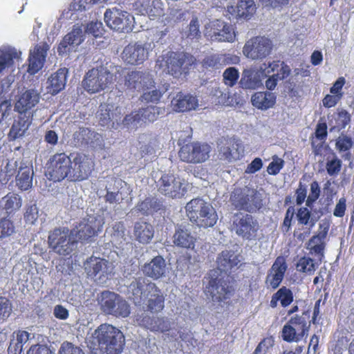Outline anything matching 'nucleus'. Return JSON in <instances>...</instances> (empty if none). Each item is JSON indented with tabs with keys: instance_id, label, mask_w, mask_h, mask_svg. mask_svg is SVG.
<instances>
[{
	"instance_id": "6e6d98bb",
	"label": "nucleus",
	"mask_w": 354,
	"mask_h": 354,
	"mask_svg": "<svg viewBox=\"0 0 354 354\" xmlns=\"http://www.w3.org/2000/svg\"><path fill=\"white\" fill-rule=\"evenodd\" d=\"M239 78V72L235 67L226 68L223 73V82L228 87H233L236 84Z\"/></svg>"
},
{
	"instance_id": "2f4dec72",
	"label": "nucleus",
	"mask_w": 354,
	"mask_h": 354,
	"mask_svg": "<svg viewBox=\"0 0 354 354\" xmlns=\"http://www.w3.org/2000/svg\"><path fill=\"white\" fill-rule=\"evenodd\" d=\"M67 73L68 69L63 68L51 74L46 82V88L49 93L56 95L65 88Z\"/></svg>"
},
{
	"instance_id": "8fccbe9b",
	"label": "nucleus",
	"mask_w": 354,
	"mask_h": 354,
	"mask_svg": "<svg viewBox=\"0 0 354 354\" xmlns=\"http://www.w3.org/2000/svg\"><path fill=\"white\" fill-rule=\"evenodd\" d=\"M19 57V53L14 48L0 50V73L6 67L12 66L14 64V59Z\"/></svg>"
},
{
	"instance_id": "052dcab7",
	"label": "nucleus",
	"mask_w": 354,
	"mask_h": 354,
	"mask_svg": "<svg viewBox=\"0 0 354 354\" xmlns=\"http://www.w3.org/2000/svg\"><path fill=\"white\" fill-rule=\"evenodd\" d=\"M13 222L7 218L0 219V239L11 236L15 232Z\"/></svg>"
},
{
	"instance_id": "7c9ffc66",
	"label": "nucleus",
	"mask_w": 354,
	"mask_h": 354,
	"mask_svg": "<svg viewBox=\"0 0 354 354\" xmlns=\"http://www.w3.org/2000/svg\"><path fill=\"white\" fill-rule=\"evenodd\" d=\"M40 95L34 89L24 91L15 104V109L21 114L32 115L28 111L34 108L39 102Z\"/></svg>"
},
{
	"instance_id": "20e7f679",
	"label": "nucleus",
	"mask_w": 354,
	"mask_h": 354,
	"mask_svg": "<svg viewBox=\"0 0 354 354\" xmlns=\"http://www.w3.org/2000/svg\"><path fill=\"white\" fill-rule=\"evenodd\" d=\"M196 63V59L190 53L169 51L157 59L156 66L159 68L167 71V73L178 77L182 74H188L191 67Z\"/></svg>"
},
{
	"instance_id": "a211bd4d",
	"label": "nucleus",
	"mask_w": 354,
	"mask_h": 354,
	"mask_svg": "<svg viewBox=\"0 0 354 354\" xmlns=\"http://www.w3.org/2000/svg\"><path fill=\"white\" fill-rule=\"evenodd\" d=\"M102 230V224L95 218L83 219L76 226L74 230L75 237L77 242L91 243Z\"/></svg>"
},
{
	"instance_id": "4d7b16f0",
	"label": "nucleus",
	"mask_w": 354,
	"mask_h": 354,
	"mask_svg": "<svg viewBox=\"0 0 354 354\" xmlns=\"http://www.w3.org/2000/svg\"><path fill=\"white\" fill-rule=\"evenodd\" d=\"M335 127L339 130L344 129L351 120V114L345 109H338L334 114Z\"/></svg>"
},
{
	"instance_id": "c9c22d12",
	"label": "nucleus",
	"mask_w": 354,
	"mask_h": 354,
	"mask_svg": "<svg viewBox=\"0 0 354 354\" xmlns=\"http://www.w3.org/2000/svg\"><path fill=\"white\" fill-rule=\"evenodd\" d=\"M153 226L144 221H136L133 226V236L135 239L142 244H147L153 238Z\"/></svg>"
},
{
	"instance_id": "4be33fe9",
	"label": "nucleus",
	"mask_w": 354,
	"mask_h": 354,
	"mask_svg": "<svg viewBox=\"0 0 354 354\" xmlns=\"http://www.w3.org/2000/svg\"><path fill=\"white\" fill-rule=\"evenodd\" d=\"M164 108L156 106H148L145 108L140 109L138 111H132L130 114L127 115L123 123L126 125L137 124L140 122H153L156 121L158 116L163 114Z\"/></svg>"
},
{
	"instance_id": "f03ea898",
	"label": "nucleus",
	"mask_w": 354,
	"mask_h": 354,
	"mask_svg": "<svg viewBox=\"0 0 354 354\" xmlns=\"http://www.w3.org/2000/svg\"><path fill=\"white\" fill-rule=\"evenodd\" d=\"M128 292L135 303L147 299V310L152 313H158L165 308V298L161 290L145 277H138L132 281Z\"/></svg>"
},
{
	"instance_id": "72a5a7b5",
	"label": "nucleus",
	"mask_w": 354,
	"mask_h": 354,
	"mask_svg": "<svg viewBox=\"0 0 354 354\" xmlns=\"http://www.w3.org/2000/svg\"><path fill=\"white\" fill-rule=\"evenodd\" d=\"M276 102V94L270 91H257L251 97L252 104L262 111L272 108Z\"/></svg>"
},
{
	"instance_id": "1a4fd4ad",
	"label": "nucleus",
	"mask_w": 354,
	"mask_h": 354,
	"mask_svg": "<svg viewBox=\"0 0 354 354\" xmlns=\"http://www.w3.org/2000/svg\"><path fill=\"white\" fill-rule=\"evenodd\" d=\"M232 229L236 234L243 240L255 241L260 230L257 219L247 213H236L233 216Z\"/></svg>"
},
{
	"instance_id": "e433bc0d",
	"label": "nucleus",
	"mask_w": 354,
	"mask_h": 354,
	"mask_svg": "<svg viewBox=\"0 0 354 354\" xmlns=\"http://www.w3.org/2000/svg\"><path fill=\"white\" fill-rule=\"evenodd\" d=\"M154 84L155 82L149 86V88L143 91L144 93L140 97L142 102L158 104L160 102L163 95L169 90V84L168 83L159 84L157 86Z\"/></svg>"
},
{
	"instance_id": "aec40b11",
	"label": "nucleus",
	"mask_w": 354,
	"mask_h": 354,
	"mask_svg": "<svg viewBox=\"0 0 354 354\" xmlns=\"http://www.w3.org/2000/svg\"><path fill=\"white\" fill-rule=\"evenodd\" d=\"M84 270L90 277L105 281L112 272L109 262L102 258L91 256L84 263Z\"/></svg>"
},
{
	"instance_id": "9b49d317",
	"label": "nucleus",
	"mask_w": 354,
	"mask_h": 354,
	"mask_svg": "<svg viewBox=\"0 0 354 354\" xmlns=\"http://www.w3.org/2000/svg\"><path fill=\"white\" fill-rule=\"evenodd\" d=\"M95 168L93 159L82 152L71 153L70 182L77 183L87 180Z\"/></svg>"
},
{
	"instance_id": "39448f33",
	"label": "nucleus",
	"mask_w": 354,
	"mask_h": 354,
	"mask_svg": "<svg viewBox=\"0 0 354 354\" xmlns=\"http://www.w3.org/2000/svg\"><path fill=\"white\" fill-rule=\"evenodd\" d=\"M48 245L51 251L59 256L71 255L77 248L74 230L67 227H58L49 232Z\"/></svg>"
},
{
	"instance_id": "473e14b6",
	"label": "nucleus",
	"mask_w": 354,
	"mask_h": 354,
	"mask_svg": "<svg viewBox=\"0 0 354 354\" xmlns=\"http://www.w3.org/2000/svg\"><path fill=\"white\" fill-rule=\"evenodd\" d=\"M294 301V293L287 286L279 288L271 297L270 306L275 308L277 306L286 308Z\"/></svg>"
},
{
	"instance_id": "393cba45",
	"label": "nucleus",
	"mask_w": 354,
	"mask_h": 354,
	"mask_svg": "<svg viewBox=\"0 0 354 354\" xmlns=\"http://www.w3.org/2000/svg\"><path fill=\"white\" fill-rule=\"evenodd\" d=\"M121 57L129 64H140L147 59L148 50L142 44L131 43L124 47Z\"/></svg>"
},
{
	"instance_id": "f8f14e48",
	"label": "nucleus",
	"mask_w": 354,
	"mask_h": 354,
	"mask_svg": "<svg viewBox=\"0 0 354 354\" xmlns=\"http://www.w3.org/2000/svg\"><path fill=\"white\" fill-rule=\"evenodd\" d=\"M211 149V147L207 143L189 142L180 148L178 156L181 161L187 163H203L209 158Z\"/></svg>"
},
{
	"instance_id": "69168bd1",
	"label": "nucleus",
	"mask_w": 354,
	"mask_h": 354,
	"mask_svg": "<svg viewBox=\"0 0 354 354\" xmlns=\"http://www.w3.org/2000/svg\"><path fill=\"white\" fill-rule=\"evenodd\" d=\"M284 166V160L277 156H274L272 161L267 167V171L270 175L275 176L278 174Z\"/></svg>"
},
{
	"instance_id": "58836bf2",
	"label": "nucleus",
	"mask_w": 354,
	"mask_h": 354,
	"mask_svg": "<svg viewBox=\"0 0 354 354\" xmlns=\"http://www.w3.org/2000/svg\"><path fill=\"white\" fill-rule=\"evenodd\" d=\"M84 40L83 32L81 27L73 28V30L66 35L59 43L57 51L59 54H64L67 52L68 47L72 45H80Z\"/></svg>"
},
{
	"instance_id": "774afa93",
	"label": "nucleus",
	"mask_w": 354,
	"mask_h": 354,
	"mask_svg": "<svg viewBox=\"0 0 354 354\" xmlns=\"http://www.w3.org/2000/svg\"><path fill=\"white\" fill-rule=\"evenodd\" d=\"M103 26L102 22L91 21L86 26V32L92 35L95 38L102 35Z\"/></svg>"
},
{
	"instance_id": "864d4df0",
	"label": "nucleus",
	"mask_w": 354,
	"mask_h": 354,
	"mask_svg": "<svg viewBox=\"0 0 354 354\" xmlns=\"http://www.w3.org/2000/svg\"><path fill=\"white\" fill-rule=\"evenodd\" d=\"M290 73V69L288 66H282L280 71L276 74L270 76L266 81V86L269 91H272L277 86L279 80H282L286 78Z\"/></svg>"
},
{
	"instance_id": "7ed1b4c3",
	"label": "nucleus",
	"mask_w": 354,
	"mask_h": 354,
	"mask_svg": "<svg viewBox=\"0 0 354 354\" xmlns=\"http://www.w3.org/2000/svg\"><path fill=\"white\" fill-rule=\"evenodd\" d=\"M185 210L189 221L198 227H213L218 221L215 209L210 203L200 197L189 201L186 204Z\"/></svg>"
},
{
	"instance_id": "de8ad7c7",
	"label": "nucleus",
	"mask_w": 354,
	"mask_h": 354,
	"mask_svg": "<svg viewBox=\"0 0 354 354\" xmlns=\"http://www.w3.org/2000/svg\"><path fill=\"white\" fill-rule=\"evenodd\" d=\"M322 262L315 261L308 257H301L296 263V269L299 272L306 273L309 275L313 274L317 268Z\"/></svg>"
},
{
	"instance_id": "4468645a",
	"label": "nucleus",
	"mask_w": 354,
	"mask_h": 354,
	"mask_svg": "<svg viewBox=\"0 0 354 354\" xmlns=\"http://www.w3.org/2000/svg\"><path fill=\"white\" fill-rule=\"evenodd\" d=\"M157 189L160 194L171 198H180L187 192V188L180 178L171 174L161 176L157 182Z\"/></svg>"
},
{
	"instance_id": "dca6fc26",
	"label": "nucleus",
	"mask_w": 354,
	"mask_h": 354,
	"mask_svg": "<svg viewBox=\"0 0 354 354\" xmlns=\"http://www.w3.org/2000/svg\"><path fill=\"white\" fill-rule=\"evenodd\" d=\"M234 288L230 281L223 278H210L205 287V293L214 302L221 303L230 299L234 293Z\"/></svg>"
},
{
	"instance_id": "338daca9",
	"label": "nucleus",
	"mask_w": 354,
	"mask_h": 354,
	"mask_svg": "<svg viewBox=\"0 0 354 354\" xmlns=\"http://www.w3.org/2000/svg\"><path fill=\"white\" fill-rule=\"evenodd\" d=\"M59 354H85L79 346H75L71 342H64L59 351Z\"/></svg>"
},
{
	"instance_id": "49530a36",
	"label": "nucleus",
	"mask_w": 354,
	"mask_h": 354,
	"mask_svg": "<svg viewBox=\"0 0 354 354\" xmlns=\"http://www.w3.org/2000/svg\"><path fill=\"white\" fill-rule=\"evenodd\" d=\"M32 171L28 167L19 169L16 176L17 185L21 190H27L32 186Z\"/></svg>"
},
{
	"instance_id": "5fc2aeb1",
	"label": "nucleus",
	"mask_w": 354,
	"mask_h": 354,
	"mask_svg": "<svg viewBox=\"0 0 354 354\" xmlns=\"http://www.w3.org/2000/svg\"><path fill=\"white\" fill-rule=\"evenodd\" d=\"M126 228L123 222H115L110 228L109 233L111 236L112 241L121 243L125 240Z\"/></svg>"
},
{
	"instance_id": "6e6552de",
	"label": "nucleus",
	"mask_w": 354,
	"mask_h": 354,
	"mask_svg": "<svg viewBox=\"0 0 354 354\" xmlns=\"http://www.w3.org/2000/svg\"><path fill=\"white\" fill-rule=\"evenodd\" d=\"M71 153H56L47 162L46 176L53 182H61L65 179L70 182Z\"/></svg>"
},
{
	"instance_id": "09e8293b",
	"label": "nucleus",
	"mask_w": 354,
	"mask_h": 354,
	"mask_svg": "<svg viewBox=\"0 0 354 354\" xmlns=\"http://www.w3.org/2000/svg\"><path fill=\"white\" fill-rule=\"evenodd\" d=\"M116 184L120 185L121 180L116 178H112L111 184L106 187V194L104 196V200L106 203L110 204L120 203L122 200V198L120 197L118 187L117 186L116 189L114 188Z\"/></svg>"
},
{
	"instance_id": "603ef678",
	"label": "nucleus",
	"mask_w": 354,
	"mask_h": 354,
	"mask_svg": "<svg viewBox=\"0 0 354 354\" xmlns=\"http://www.w3.org/2000/svg\"><path fill=\"white\" fill-rule=\"evenodd\" d=\"M185 36L192 41H198L201 38L200 22L197 17H194L185 31Z\"/></svg>"
},
{
	"instance_id": "4c0bfd02",
	"label": "nucleus",
	"mask_w": 354,
	"mask_h": 354,
	"mask_svg": "<svg viewBox=\"0 0 354 354\" xmlns=\"http://www.w3.org/2000/svg\"><path fill=\"white\" fill-rule=\"evenodd\" d=\"M240 262L239 255L233 250L222 251L216 259L218 268L221 271L227 272L238 266Z\"/></svg>"
},
{
	"instance_id": "2eb2a0df",
	"label": "nucleus",
	"mask_w": 354,
	"mask_h": 354,
	"mask_svg": "<svg viewBox=\"0 0 354 354\" xmlns=\"http://www.w3.org/2000/svg\"><path fill=\"white\" fill-rule=\"evenodd\" d=\"M205 36L211 41L232 42L236 35L231 25L216 19L205 26Z\"/></svg>"
},
{
	"instance_id": "9d476101",
	"label": "nucleus",
	"mask_w": 354,
	"mask_h": 354,
	"mask_svg": "<svg viewBox=\"0 0 354 354\" xmlns=\"http://www.w3.org/2000/svg\"><path fill=\"white\" fill-rule=\"evenodd\" d=\"M113 75L104 67H96L86 73L82 82L83 88L89 94H95L105 90L112 82Z\"/></svg>"
},
{
	"instance_id": "3c124183",
	"label": "nucleus",
	"mask_w": 354,
	"mask_h": 354,
	"mask_svg": "<svg viewBox=\"0 0 354 354\" xmlns=\"http://www.w3.org/2000/svg\"><path fill=\"white\" fill-rule=\"evenodd\" d=\"M305 336L301 335V332L297 333L296 328L288 322L285 324L281 330V337L286 342H298Z\"/></svg>"
},
{
	"instance_id": "f257e3e1",
	"label": "nucleus",
	"mask_w": 354,
	"mask_h": 354,
	"mask_svg": "<svg viewBox=\"0 0 354 354\" xmlns=\"http://www.w3.org/2000/svg\"><path fill=\"white\" fill-rule=\"evenodd\" d=\"M124 344V336L112 324L104 323L95 329L89 342L91 354H120Z\"/></svg>"
},
{
	"instance_id": "ea45409f",
	"label": "nucleus",
	"mask_w": 354,
	"mask_h": 354,
	"mask_svg": "<svg viewBox=\"0 0 354 354\" xmlns=\"http://www.w3.org/2000/svg\"><path fill=\"white\" fill-rule=\"evenodd\" d=\"M261 83L260 73L253 69H245L243 71L239 86L243 89H256Z\"/></svg>"
},
{
	"instance_id": "bb28decb",
	"label": "nucleus",
	"mask_w": 354,
	"mask_h": 354,
	"mask_svg": "<svg viewBox=\"0 0 354 354\" xmlns=\"http://www.w3.org/2000/svg\"><path fill=\"white\" fill-rule=\"evenodd\" d=\"M172 241L177 248L194 250L197 237L192 233L190 230L181 225L176 228Z\"/></svg>"
},
{
	"instance_id": "423d86ee",
	"label": "nucleus",
	"mask_w": 354,
	"mask_h": 354,
	"mask_svg": "<svg viewBox=\"0 0 354 354\" xmlns=\"http://www.w3.org/2000/svg\"><path fill=\"white\" fill-rule=\"evenodd\" d=\"M98 304L101 310L105 315L118 318H126L131 313L129 303L120 295L109 290H104L100 293Z\"/></svg>"
},
{
	"instance_id": "f704fd0d",
	"label": "nucleus",
	"mask_w": 354,
	"mask_h": 354,
	"mask_svg": "<svg viewBox=\"0 0 354 354\" xmlns=\"http://www.w3.org/2000/svg\"><path fill=\"white\" fill-rule=\"evenodd\" d=\"M32 115L30 114H19L10 129L8 133L10 140H15L24 135L32 122Z\"/></svg>"
},
{
	"instance_id": "b1692460",
	"label": "nucleus",
	"mask_w": 354,
	"mask_h": 354,
	"mask_svg": "<svg viewBox=\"0 0 354 354\" xmlns=\"http://www.w3.org/2000/svg\"><path fill=\"white\" fill-rule=\"evenodd\" d=\"M48 49V45L46 43H42L37 44L33 50L30 51L28 59V73L35 75L43 68Z\"/></svg>"
},
{
	"instance_id": "f3484780",
	"label": "nucleus",
	"mask_w": 354,
	"mask_h": 354,
	"mask_svg": "<svg viewBox=\"0 0 354 354\" xmlns=\"http://www.w3.org/2000/svg\"><path fill=\"white\" fill-rule=\"evenodd\" d=\"M272 50V41L264 37H252L243 47L245 56L252 59H262L269 55Z\"/></svg>"
},
{
	"instance_id": "0e129e2a",
	"label": "nucleus",
	"mask_w": 354,
	"mask_h": 354,
	"mask_svg": "<svg viewBox=\"0 0 354 354\" xmlns=\"http://www.w3.org/2000/svg\"><path fill=\"white\" fill-rule=\"evenodd\" d=\"M97 117L100 125L104 127L109 125L111 122V111L108 105H100Z\"/></svg>"
},
{
	"instance_id": "0eeeda50",
	"label": "nucleus",
	"mask_w": 354,
	"mask_h": 354,
	"mask_svg": "<svg viewBox=\"0 0 354 354\" xmlns=\"http://www.w3.org/2000/svg\"><path fill=\"white\" fill-rule=\"evenodd\" d=\"M230 201L234 209L254 213L262 208L263 199L255 189L248 188L235 189L230 196Z\"/></svg>"
},
{
	"instance_id": "5701e85b",
	"label": "nucleus",
	"mask_w": 354,
	"mask_h": 354,
	"mask_svg": "<svg viewBox=\"0 0 354 354\" xmlns=\"http://www.w3.org/2000/svg\"><path fill=\"white\" fill-rule=\"evenodd\" d=\"M154 83L149 73L144 71H133L125 76L124 85L131 91L138 92L149 88Z\"/></svg>"
},
{
	"instance_id": "a18cd8bd",
	"label": "nucleus",
	"mask_w": 354,
	"mask_h": 354,
	"mask_svg": "<svg viewBox=\"0 0 354 354\" xmlns=\"http://www.w3.org/2000/svg\"><path fill=\"white\" fill-rule=\"evenodd\" d=\"M310 312L308 310L304 311L301 315H296L292 317L288 322L292 325L295 328H297L301 335H304L306 337L308 334L311 321H309Z\"/></svg>"
},
{
	"instance_id": "37998d69",
	"label": "nucleus",
	"mask_w": 354,
	"mask_h": 354,
	"mask_svg": "<svg viewBox=\"0 0 354 354\" xmlns=\"http://www.w3.org/2000/svg\"><path fill=\"white\" fill-rule=\"evenodd\" d=\"M140 324L145 328L153 332H166L169 329V323L163 317H151L146 315L141 319Z\"/></svg>"
},
{
	"instance_id": "13d9d810",
	"label": "nucleus",
	"mask_w": 354,
	"mask_h": 354,
	"mask_svg": "<svg viewBox=\"0 0 354 354\" xmlns=\"http://www.w3.org/2000/svg\"><path fill=\"white\" fill-rule=\"evenodd\" d=\"M202 66L209 71L221 68L222 64L219 54H212L205 57L202 61Z\"/></svg>"
},
{
	"instance_id": "c03bdc74",
	"label": "nucleus",
	"mask_w": 354,
	"mask_h": 354,
	"mask_svg": "<svg viewBox=\"0 0 354 354\" xmlns=\"http://www.w3.org/2000/svg\"><path fill=\"white\" fill-rule=\"evenodd\" d=\"M162 203L156 197H147L145 200L139 202L136 208L143 215L153 214L162 208Z\"/></svg>"
},
{
	"instance_id": "412c9836",
	"label": "nucleus",
	"mask_w": 354,
	"mask_h": 354,
	"mask_svg": "<svg viewBox=\"0 0 354 354\" xmlns=\"http://www.w3.org/2000/svg\"><path fill=\"white\" fill-rule=\"evenodd\" d=\"M288 270L286 259L283 256H278L268 270L265 283L268 288L277 289L282 283Z\"/></svg>"
},
{
	"instance_id": "ddd939ff",
	"label": "nucleus",
	"mask_w": 354,
	"mask_h": 354,
	"mask_svg": "<svg viewBox=\"0 0 354 354\" xmlns=\"http://www.w3.org/2000/svg\"><path fill=\"white\" fill-rule=\"evenodd\" d=\"M104 19L109 28L120 32H129L134 27L133 16L116 8L106 10Z\"/></svg>"
},
{
	"instance_id": "a878e982",
	"label": "nucleus",
	"mask_w": 354,
	"mask_h": 354,
	"mask_svg": "<svg viewBox=\"0 0 354 354\" xmlns=\"http://www.w3.org/2000/svg\"><path fill=\"white\" fill-rule=\"evenodd\" d=\"M134 6L138 12L151 19L164 15V3L161 0H137Z\"/></svg>"
},
{
	"instance_id": "c85d7f7f",
	"label": "nucleus",
	"mask_w": 354,
	"mask_h": 354,
	"mask_svg": "<svg viewBox=\"0 0 354 354\" xmlns=\"http://www.w3.org/2000/svg\"><path fill=\"white\" fill-rule=\"evenodd\" d=\"M328 227L319 226V231L315 235H313L308 243L307 248L310 254H314L317 257L319 262H322L324 257V250L326 247L325 240L328 235Z\"/></svg>"
},
{
	"instance_id": "a19ab883",
	"label": "nucleus",
	"mask_w": 354,
	"mask_h": 354,
	"mask_svg": "<svg viewBox=\"0 0 354 354\" xmlns=\"http://www.w3.org/2000/svg\"><path fill=\"white\" fill-rule=\"evenodd\" d=\"M21 206V197L13 192H9L0 201V210H4L8 216L14 214Z\"/></svg>"
},
{
	"instance_id": "c756f323",
	"label": "nucleus",
	"mask_w": 354,
	"mask_h": 354,
	"mask_svg": "<svg viewBox=\"0 0 354 354\" xmlns=\"http://www.w3.org/2000/svg\"><path fill=\"white\" fill-rule=\"evenodd\" d=\"M166 261L161 255L154 257L150 261L145 263L142 267L143 274L153 280L162 277L166 273Z\"/></svg>"
},
{
	"instance_id": "bf43d9fd",
	"label": "nucleus",
	"mask_w": 354,
	"mask_h": 354,
	"mask_svg": "<svg viewBox=\"0 0 354 354\" xmlns=\"http://www.w3.org/2000/svg\"><path fill=\"white\" fill-rule=\"evenodd\" d=\"M342 166V160L334 154L331 160H328L326 163V169L330 176H336L340 172Z\"/></svg>"
},
{
	"instance_id": "cd10ccee",
	"label": "nucleus",
	"mask_w": 354,
	"mask_h": 354,
	"mask_svg": "<svg viewBox=\"0 0 354 354\" xmlns=\"http://www.w3.org/2000/svg\"><path fill=\"white\" fill-rule=\"evenodd\" d=\"M198 106L196 97L189 93L178 92L171 101L172 110L177 113L188 112L195 110Z\"/></svg>"
},
{
	"instance_id": "79ce46f5",
	"label": "nucleus",
	"mask_w": 354,
	"mask_h": 354,
	"mask_svg": "<svg viewBox=\"0 0 354 354\" xmlns=\"http://www.w3.org/2000/svg\"><path fill=\"white\" fill-rule=\"evenodd\" d=\"M256 5L253 0H239L236 7L237 20H250L256 12Z\"/></svg>"
},
{
	"instance_id": "6ab92c4d",
	"label": "nucleus",
	"mask_w": 354,
	"mask_h": 354,
	"mask_svg": "<svg viewBox=\"0 0 354 354\" xmlns=\"http://www.w3.org/2000/svg\"><path fill=\"white\" fill-rule=\"evenodd\" d=\"M218 151L221 160L230 162L242 157L243 147L239 140L223 137L218 142Z\"/></svg>"
},
{
	"instance_id": "680f3d73",
	"label": "nucleus",
	"mask_w": 354,
	"mask_h": 354,
	"mask_svg": "<svg viewBox=\"0 0 354 354\" xmlns=\"http://www.w3.org/2000/svg\"><path fill=\"white\" fill-rule=\"evenodd\" d=\"M354 145V140L348 136L342 135L335 143L336 149L339 152L348 151Z\"/></svg>"
},
{
	"instance_id": "e2e57ef3",
	"label": "nucleus",
	"mask_w": 354,
	"mask_h": 354,
	"mask_svg": "<svg viewBox=\"0 0 354 354\" xmlns=\"http://www.w3.org/2000/svg\"><path fill=\"white\" fill-rule=\"evenodd\" d=\"M12 313V304L9 299L0 297V323L4 322Z\"/></svg>"
}]
</instances>
